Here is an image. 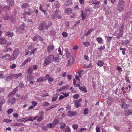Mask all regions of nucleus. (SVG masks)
Instances as JSON below:
<instances>
[{
	"label": "nucleus",
	"instance_id": "52",
	"mask_svg": "<svg viewBox=\"0 0 132 132\" xmlns=\"http://www.w3.org/2000/svg\"><path fill=\"white\" fill-rule=\"evenodd\" d=\"M53 60L54 62H58L59 61L58 57H54V56L53 55Z\"/></svg>",
	"mask_w": 132,
	"mask_h": 132
},
{
	"label": "nucleus",
	"instance_id": "55",
	"mask_svg": "<svg viewBox=\"0 0 132 132\" xmlns=\"http://www.w3.org/2000/svg\"><path fill=\"white\" fill-rule=\"evenodd\" d=\"M88 112V108H85L84 111V114H87Z\"/></svg>",
	"mask_w": 132,
	"mask_h": 132
},
{
	"label": "nucleus",
	"instance_id": "25",
	"mask_svg": "<svg viewBox=\"0 0 132 132\" xmlns=\"http://www.w3.org/2000/svg\"><path fill=\"white\" fill-rule=\"evenodd\" d=\"M92 3L93 4H98L97 6V8H99L100 7V5L99 4L100 3V2L97 1V0H92Z\"/></svg>",
	"mask_w": 132,
	"mask_h": 132
},
{
	"label": "nucleus",
	"instance_id": "54",
	"mask_svg": "<svg viewBox=\"0 0 132 132\" xmlns=\"http://www.w3.org/2000/svg\"><path fill=\"white\" fill-rule=\"evenodd\" d=\"M49 105V103L47 102H44L43 103L42 106H46Z\"/></svg>",
	"mask_w": 132,
	"mask_h": 132
},
{
	"label": "nucleus",
	"instance_id": "53",
	"mask_svg": "<svg viewBox=\"0 0 132 132\" xmlns=\"http://www.w3.org/2000/svg\"><path fill=\"white\" fill-rule=\"evenodd\" d=\"M3 18L5 20H7L9 18L7 14H6L5 15H4L3 16Z\"/></svg>",
	"mask_w": 132,
	"mask_h": 132
},
{
	"label": "nucleus",
	"instance_id": "16",
	"mask_svg": "<svg viewBox=\"0 0 132 132\" xmlns=\"http://www.w3.org/2000/svg\"><path fill=\"white\" fill-rule=\"evenodd\" d=\"M29 6V3H23L21 6V8L23 9H26Z\"/></svg>",
	"mask_w": 132,
	"mask_h": 132
},
{
	"label": "nucleus",
	"instance_id": "61",
	"mask_svg": "<svg viewBox=\"0 0 132 132\" xmlns=\"http://www.w3.org/2000/svg\"><path fill=\"white\" fill-rule=\"evenodd\" d=\"M125 78L126 81L130 83V81L129 80V77L127 76H125Z\"/></svg>",
	"mask_w": 132,
	"mask_h": 132
},
{
	"label": "nucleus",
	"instance_id": "14",
	"mask_svg": "<svg viewBox=\"0 0 132 132\" xmlns=\"http://www.w3.org/2000/svg\"><path fill=\"white\" fill-rule=\"evenodd\" d=\"M87 14L85 11H82L81 13V17L82 18V20H84L86 17H87Z\"/></svg>",
	"mask_w": 132,
	"mask_h": 132
},
{
	"label": "nucleus",
	"instance_id": "58",
	"mask_svg": "<svg viewBox=\"0 0 132 132\" xmlns=\"http://www.w3.org/2000/svg\"><path fill=\"white\" fill-rule=\"evenodd\" d=\"M16 65L15 63L11 65L10 66V68L12 69L15 68L16 67Z\"/></svg>",
	"mask_w": 132,
	"mask_h": 132
},
{
	"label": "nucleus",
	"instance_id": "20",
	"mask_svg": "<svg viewBox=\"0 0 132 132\" xmlns=\"http://www.w3.org/2000/svg\"><path fill=\"white\" fill-rule=\"evenodd\" d=\"M6 36L10 37H12L14 35V34L12 32H10L9 31H6L5 32Z\"/></svg>",
	"mask_w": 132,
	"mask_h": 132
},
{
	"label": "nucleus",
	"instance_id": "47",
	"mask_svg": "<svg viewBox=\"0 0 132 132\" xmlns=\"http://www.w3.org/2000/svg\"><path fill=\"white\" fill-rule=\"evenodd\" d=\"M31 14V13L29 11H24V12L23 14L24 15H30Z\"/></svg>",
	"mask_w": 132,
	"mask_h": 132
},
{
	"label": "nucleus",
	"instance_id": "9",
	"mask_svg": "<svg viewBox=\"0 0 132 132\" xmlns=\"http://www.w3.org/2000/svg\"><path fill=\"white\" fill-rule=\"evenodd\" d=\"M7 3L9 5L13 7L14 5V0H6Z\"/></svg>",
	"mask_w": 132,
	"mask_h": 132
},
{
	"label": "nucleus",
	"instance_id": "26",
	"mask_svg": "<svg viewBox=\"0 0 132 132\" xmlns=\"http://www.w3.org/2000/svg\"><path fill=\"white\" fill-rule=\"evenodd\" d=\"M75 106L77 108L79 107L81 105V104L78 101H75Z\"/></svg>",
	"mask_w": 132,
	"mask_h": 132
},
{
	"label": "nucleus",
	"instance_id": "34",
	"mask_svg": "<svg viewBox=\"0 0 132 132\" xmlns=\"http://www.w3.org/2000/svg\"><path fill=\"white\" fill-rule=\"evenodd\" d=\"M63 131H64L65 132H71V130L69 126H67Z\"/></svg>",
	"mask_w": 132,
	"mask_h": 132
},
{
	"label": "nucleus",
	"instance_id": "60",
	"mask_svg": "<svg viewBox=\"0 0 132 132\" xmlns=\"http://www.w3.org/2000/svg\"><path fill=\"white\" fill-rule=\"evenodd\" d=\"M12 121L11 120L8 119H4L3 122H6L7 123H9L11 122Z\"/></svg>",
	"mask_w": 132,
	"mask_h": 132
},
{
	"label": "nucleus",
	"instance_id": "46",
	"mask_svg": "<svg viewBox=\"0 0 132 132\" xmlns=\"http://www.w3.org/2000/svg\"><path fill=\"white\" fill-rule=\"evenodd\" d=\"M83 44L85 47H87L89 45L90 43L87 42H84L83 43Z\"/></svg>",
	"mask_w": 132,
	"mask_h": 132
},
{
	"label": "nucleus",
	"instance_id": "56",
	"mask_svg": "<svg viewBox=\"0 0 132 132\" xmlns=\"http://www.w3.org/2000/svg\"><path fill=\"white\" fill-rule=\"evenodd\" d=\"M37 36H38V39L40 41L43 42L44 41L43 39L41 37V36L38 35H37Z\"/></svg>",
	"mask_w": 132,
	"mask_h": 132
},
{
	"label": "nucleus",
	"instance_id": "1",
	"mask_svg": "<svg viewBox=\"0 0 132 132\" xmlns=\"http://www.w3.org/2000/svg\"><path fill=\"white\" fill-rule=\"evenodd\" d=\"M125 6V1L123 0H119L117 6V10L119 12H121L124 10Z\"/></svg>",
	"mask_w": 132,
	"mask_h": 132
},
{
	"label": "nucleus",
	"instance_id": "59",
	"mask_svg": "<svg viewBox=\"0 0 132 132\" xmlns=\"http://www.w3.org/2000/svg\"><path fill=\"white\" fill-rule=\"evenodd\" d=\"M105 48L104 46H101L100 47L97 48L100 51H101L104 50Z\"/></svg>",
	"mask_w": 132,
	"mask_h": 132
},
{
	"label": "nucleus",
	"instance_id": "21",
	"mask_svg": "<svg viewBox=\"0 0 132 132\" xmlns=\"http://www.w3.org/2000/svg\"><path fill=\"white\" fill-rule=\"evenodd\" d=\"M9 19L11 23H15L16 22L15 18H14L13 16H11L9 18Z\"/></svg>",
	"mask_w": 132,
	"mask_h": 132
},
{
	"label": "nucleus",
	"instance_id": "62",
	"mask_svg": "<svg viewBox=\"0 0 132 132\" xmlns=\"http://www.w3.org/2000/svg\"><path fill=\"white\" fill-rule=\"evenodd\" d=\"M31 103L34 106H35L37 104V103L35 101H32Z\"/></svg>",
	"mask_w": 132,
	"mask_h": 132
},
{
	"label": "nucleus",
	"instance_id": "45",
	"mask_svg": "<svg viewBox=\"0 0 132 132\" xmlns=\"http://www.w3.org/2000/svg\"><path fill=\"white\" fill-rule=\"evenodd\" d=\"M47 126L48 127L50 128H51L52 127H55V126H54L53 123H49L47 125Z\"/></svg>",
	"mask_w": 132,
	"mask_h": 132
},
{
	"label": "nucleus",
	"instance_id": "6",
	"mask_svg": "<svg viewBox=\"0 0 132 132\" xmlns=\"http://www.w3.org/2000/svg\"><path fill=\"white\" fill-rule=\"evenodd\" d=\"M25 24L22 23L19 27L16 30L17 32H19L20 33H22L24 30Z\"/></svg>",
	"mask_w": 132,
	"mask_h": 132
},
{
	"label": "nucleus",
	"instance_id": "12",
	"mask_svg": "<svg viewBox=\"0 0 132 132\" xmlns=\"http://www.w3.org/2000/svg\"><path fill=\"white\" fill-rule=\"evenodd\" d=\"M72 9L70 8H67L64 10V12L67 15H69L70 13L72 12Z\"/></svg>",
	"mask_w": 132,
	"mask_h": 132
},
{
	"label": "nucleus",
	"instance_id": "19",
	"mask_svg": "<svg viewBox=\"0 0 132 132\" xmlns=\"http://www.w3.org/2000/svg\"><path fill=\"white\" fill-rule=\"evenodd\" d=\"M129 106V105L127 104L126 103L123 102L121 105V107L122 108L125 109H127Z\"/></svg>",
	"mask_w": 132,
	"mask_h": 132
},
{
	"label": "nucleus",
	"instance_id": "13",
	"mask_svg": "<svg viewBox=\"0 0 132 132\" xmlns=\"http://www.w3.org/2000/svg\"><path fill=\"white\" fill-rule=\"evenodd\" d=\"M7 41L4 38L1 37L0 38V44L2 45L6 44L7 43Z\"/></svg>",
	"mask_w": 132,
	"mask_h": 132
},
{
	"label": "nucleus",
	"instance_id": "28",
	"mask_svg": "<svg viewBox=\"0 0 132 132\" xmlns=\"http://www.w3.org/2000/svg\"><path fill=\"white\" fill-rule=\"evenodd\" d=\"M104 64V62L100 60L97 62V64L98 66L102 67L103 65Z\"/></svg>",
	"mask_w": 132,
	"mask_h": 132
},
{
	"label": "nucleus",
	"instance_id": "7",
	"mask_svg": "<svg viewBox=\"0 0 132 132\" xmlns=\"http://www.w3.org/2000/svg\"><path fill=\"white\" fill-rule=\"evenodd\" d=\"M16 99L14 97H12L9 98L7 102L11 105L14 104L16 102Z\"/></svg>",
	"mask_w": 132,
	"mask_h": 132
},
{
	"label": "nucleus",
	"instance_id": "15",
	"mask_svg": "<svg viewBox=\"0 0 132 132\" xmlns=\"http://www.w3.org/2000/svg\"><path fill=\"white\" fill-rule=\"evenodd\" d=\"M54 48V47L53 45H50L48 46L47 48V52L49 53H50Z\"/></svg>",
	"mask_w": 132,
	"mask_h": 132
},
{
	"label": "nucleus",
	"instance_id": "8",
	"mask_svg": "<svg viewBox=\"0 0 132 132\" xmlns=\"http://www.w3.org/2000/svg\"><path fill=\"white\" fill-rule=\"evenodd\" d=\"M114 99L111 96H109L107 99V104L109 106H110L114 101Z\"/></svg>",
	"mask_w": 132,
	"mask_h": 132
},
{
	"label": "nucleus",
	"instance_id": "31",
	"mask_svg": "<svg viewBox=\"0 0 132 132\" xmlns=\"http://www.w3.org/2000/svg\"><path fill=\"white\" fill-rule=\"evenodd\" d=\"M33 71V70L32 68L31 67H29L27 71L28 73L29 74H31L32 73Z\"/></svg>",
	"mask_w": 132,
	"mask_h": 132
},
{
	"label": "nucleus",
	"instance_id": "32",
	"mask_svg": "<svg viewBox=\"0 0 132 132\" xmlns=\"http://www.w3.org/2000/svg\"><path fill=\"white\" fill-rule=\"evenodd\" d=\"M124 28V25L123 24L120 26L119 28V32H120L123 33V30Z\"/></svg>",
	"mask_w": 132,
	"mask_h": 132
},
{
	"label": "nucleus",
	"instance_id": "37",
	"mask_svg": "<svg viewBox=\"0 0 132 132\" xmlns=\"http://www.w3.org/2000/svg\"><path fill=\"white\" fill-rule=\"evenodd\" d=\"M131 15V12H128L125 15V18H126L127 19L129 18H130V16Z\"/></svg>",
	"mask_w": 132,
	"mask_h": 132
},
{
	"label": "nucleus",
	"instance_id": "5",
	"mask_svg": "<svg viewBox=\"0 0 132 132\" xmlns=\"http://www.w3.org/2000/svg\"><path fill=\"white\" fill-rule=\"evenodd\" d=\"M54 13L55 14L56 18L58 19H60L62 17V14L60 11L59 10H56L54 12Z\"/></svg>",
	"mask_w": 132,
	"mask_h": 132
},
{
	"label": "nucleus",
	"instance_id": "40",
	"mask_svg": "<svg viewBox=\"0 0 132 132\" xmlns=\"http://www.w3.org/2000/svg\"><path fill=\"white\" fill-rule=\"evenodd\" d=\"M73 58L72 59H70L68 61V65H70L71 66V65H72L73 64Z\"/></svg>",
	"mask_w": 132,
	"mask_h": 132
},
{
	"label": "nucleus",
	"instance_id": "23",
	"mask_svg": "<svg viewBox=\"0 0 132 132\" xmlns=\"http://www.w3.org/2000/svg\"><path fill=\"white\" fill-rule=\"evenodd\" d=\"M60 128L62 129L64 128L66 126V124L65 123L63 122H60Z\"/></svg>",
	"mask_w": 132,
	"mask_h": 132
},
{
	"label": "nucleus",
	"instance_id": "48",
	"mask_svg": "<svg viewBox=\"0 0 132 132\" xmlns=\"http://www.w3.org/2000/svg\"><path fill=\"white\" fill-rule=\"evenodd\" d=\"M62 35L63 36L64 38L67 37H68V33L65 32H63L62 33Z\"/></svg>",
	"mask_w": 132,
	"mask_h": 132
},
{
	"label": "nucleus",
	"instance_id": "57",
	"mask_svg": "<svg viewBox=\"0 0 132 132\" xmlns=\"http://www.w3.org/2000/svg\"><path fill=\"white\" fill-rule=\"evenodd\" d=\"M84 72V70H82L78 72L79 76L80 77H81L82 76V74Z\"/></svg>",
	"mask_w": 132,
	"mask_h": 132
},
{
	"label": "nucleus",
	"instance_id": "29",
	"mask_svg": "<svg viewBox=\"0 0 132 132\" xmlns=\"http://www.w3.org/2000/svg\"><path fill=\"white\" fill-rule=\"evenodd\" d=\"M123 33L119 32V33L117 35L116 37V38L117 39H119L123 35Z\"/></svg>",
	"mask_w": 132,
	"mask_h": 132
},
{
	"label": "nucleus",
	"instance_id": "49",
	"mask_svg": "<svg viewBox=\"0 0 132 132\" xmlns=\"http://www.w3.org/2000/svg\"><path fill=\"white\" fill-rule=\"evenodd\" d=\"M72 127L73 128L74 130H76L78 128V125H77L76 124H74L73 125H72Z\"/></svg>",
	"mask_w": 132,
	"mask_h": 132
},
{
	"label": "nucleus",
	"instance_id": "17",
	"mask_svg": "<svg viewBox=\"0 0 132 132\" xmlns=\"http://www.w3.org/2000/svg\"><path fill=\"white\" fill-rule=\"evenodd\" d=\"M12 79H17L19 76L22 75L21 73H19L18 74H15L12 73Z\"/></svg>",
	"mask_w": 132,
	"mask_h": 132
},
{
	"label": "nucleus",
	"instance_id": "44",
	"mask_svg": "<svg viewBox=\"0 0 132 132\" xmlns=\"http://www.w3.org/2000/svg\"><path fill=\"white\" fill-rule=\"evenodd\" d=\"M93 30V29H90L88 30L87 32L85 34V36H88V35L90 34Z\"/></svg>",
	"mask_w": 132,
	"mask_h": 132
},
{
	"label": "nucleus",
	"instance_id": "33",
	"mask_svg": "<svg viewBox=\"0 0 132 132\" xmlns=\"http://www.w3.org/2000/svg\"><path fill=\"white\" fill-rule=\"evenodd\" d=\"M131 102V100L129 99L128 98H126L124 102L126 103L127 104L129 105L130 103Z\"/></svg>",
	"mask_w": 132,
	"mask_h": 132
},
{
	"label": "nucleus",
	"instance_id": "11",
	"mask_svg": "<svg viewBox=\"0 0 132 132\" xmlns=\"http://www.w3.org/2000/svg\"><path fill=\"white\" fill-rule=\"evenodd\" d=\"M125 114L126 116H128L131 115L132 113V110L131 109L130 110H126L125 111Z\"/></svg>",
	"mask_w": 132,
	"mask_h": 132
},
{
	"label": "nucleus",
	"instance_id": "50",
	"mask_svg": "<svg viewBox=\"0 0 132 132\" xmlns=\"http://www.w3.org/2000/svg\"><path fill=\"white\" fill-rule=\"evenodd\" d=\"M71 3V2L70 1H66L64 3V5L66 6H69V5H70Z\"/></svg>",
	"mask_w": 132,
	"mask_h": 132
},
{
	"label": "nucleus",
	"instance_id": "18",
	"mask_svg": "<svg viewBox=\"0 0 132 132\" xmlns=\"http://www.w3.org/2000/svg\"><path fill=\"white\" fill-rule=\"evenodd\" d=\"M76 114V113L75 112L70 111L68 112V116L70 117H72L75 116Z\"/></svg>",
	"mask_w": 132,
	"mask_h": 132
},
{
	"label": "nucleus",
	"instance_id": "43",
	"mask_svg": "<svg viewBox=\"0 0 132 132\" xmlns=\"http://www.w3.org/2000/svg\"><path fill=\"white\" fill-rule=\"evenodd\" d=\"M13 110L12 108L9 109L7 111V112L8 114H10L13 111Z\"/></svg>",
	"mask_w": 132,
	"mask_h": 132
},
{
	"label": "nucleus",
	"instance_id": "27",
	"mask_svg": "<svg viewBox=\"0 0 132 132\" xmlns=\"http://www.w3.org/2000/svg\"><path fill=\"white\" fill-rule=\"evenodd\" d=\"M45 78L44 77H41L37 79L36 81L37 82H42L43 80H46Z\"/></svg>",
	"mask_w": 132,
	"mask_h": 132
},
{
	"label": "nucleus",
	"instance_id": "22",
	"mask_svg": "<svg viewBox=\"0 0 132 132\" xmlns=\"http://www.w3.org/2000/svg\"><path fill=\"white\" fill-rule=\"evenodd\" d=\"M3 10L5 11H9L11 10L10 8L7 6H4L2 8Z\"/></svg>",
	"mask_w": 132,
	"mask_h": 132
},
{
	"label": "nucleus",
	"instance_id": "39",
	"mask_svg": "<svg viewBox=\"0 0 132 132\" xmlns=\"http://www.w3.org/2000/svg\"><path fill=\"white\" fill-rule=\"evenodd\" d=\"M59 122V121L58 119H55L53 121V124L55 126V125L58 123Z\"/></svg>",
	"mask_w": 132,
	"mask_h": 132
},
{
	"label": "nucleus",
	"instance_id": "35",
	"mask_svg": "<svg viewBox=\"0 0 132 132\" xmlns=\"http://www.w3.org/2000/svg\"><path fill=\"white\" fill-rule=\"evenodd\" d=\"M85 12L87 14V16H89L92 13V11L90 9H87L86 10Z\"/></svg>",
	"mask_w": 132,
	"mask_h": 132
},
{
	"label": "nucleus",
	"instance_id": "36",
	"mask_svg": "<svg viewBox=\"0 0 132 132\" xmlns=\"http://www.w3.org/2000/svg\"><path fill=\"white\" fill-rule=\"evenodd\" d=\"M96 40L99 43H101L103 41V39L102 38L100 37H97L96 38Z\"/></svg>",
	"mask_w": 132,
	"mask_h": 132
},
{
	"label": "nucleus",
	"instance_id": "63",
	"mask_svg": "<svg viewBox=\"0 0 132 132\" xmlns=\"http://www.w3.org/2000/svg\"><path fill=\"white\" fill-rule=\"evenodd\" d=\"M117 69L119 71L121 72L122 70V69L118 65L117 67Z\"/></svg>",
	"mask_w": 132,
	"mask_h": 132
},
{
	"label": "nucleus",
	"instance_id": "4",
	"mask_svg": "<svg viewBox=\"0 0 132 132\" xmlns=\"http://www.w3.org/2000/svg\"><path fill=\"white\" fill-rule=\"evenodd\" d=\"M45 28H46L47 30L49 28V27L47 26L46 22L44 21L39 25L38 29L40 30H42Z\"/></svg>",
	"mask_w": 132,
	"mask_h": 132
},
{
	"label": "nucleus",
	"instance_id": "24",
	"mask_svg": "<svg viewBox=\"0 0 132 132\" xmlns=\"http://www.w3.org/2000/svg\"><path fill=\"white\" fill-rule=\"evenodd\" d=\"M79 89L85 92H86L87 90L86 88H85V86H80L79 88Z\"/></svg>",
	"mask_w": 132,
	"mask_h": 132
},
{
	"label": "nucleus",
	"instance_id": "3",
	"mask_svg": "<svg viewBox=\"0 0 132 132\" xmlns=\"http://www.w3.org/2000/svg\"><path fill=\"white\" fill-rule=\"evenodd\" d=\"M19 53V51L18 49H15L13 52L10 58V60L12 61L15 59L18 56Z\"/></svg>",
	"mask_w": 132,
	"mask_h": 132
},
{
	"label": "nucleus",
	"instance_id": "38",
	"mask_svg": "<svg viewBox=\"0 0 132 132\" xmlns=\"http://www.w3.org/2000/svg\"><path fill=\"white\" fill-rule=\"evenodd\" d=\"M54 6L56 8H58L60 7L59 4L57 1H55L54 2Z\"/></svg>",
	"mask_w": 132,
	"mask_h": 132
},
{
	"label": "nucleus",
	"instance_id": "30",
	"mask_svg": "<svg viewBox=\"0 0 132 132\" xmlns=\"http://www.w3.org/2000/svg\"><path fill=\"white\" fill-rule=\"evenodd\" d=\"M12 48L11 47H9L8 48L6 47V48L5 49L3 50V51L5 52H10L11 51Z\"/></svg>",
	"mask_w": 132,
	"mask_h": 132
},
{
	"label": "nucleus",
	"instance_id": "64",
	"mask_svg": "<svg viewBox=\"0 0 132 132\" xmlns=\"http://www.w3.org/2000/svg\"><path fill=\"white\" fill-rule=\"evenodd\" d=\"M96 132H100V128L98 126L96 127Z\"/></svg>",
	"mask_w": 132,
	"mask_h": 132
},
{
	"label": "nucleus",
	"instance_id": "51",
	"mask_svg": "<svg viewBox=\"0 0 132 132\" xmlns=\"http://www.w3.org/2000/svg\"><path fill=\"white\" fill-rule=\"evenodd\" d=\"M63 90H65L68 89L69 88L68 85H64L62 87Z\"/></svg>",
	"mask_w": 132,
	"mask_h": 132
},
{
	"label": "nucleus",
	"instance_id": "41",
	"mask_svg": "<svg viewBox=\"0 0 132 132\" xmlns=\"http://www.w3.org/2000/svg\"><path fill=\"white\" fill-rule=\"evenodd\" d=\"M31 60V58L29 57L25 61L22 63L23 65H24L27 63L29 61H30Z\"/></svg>",
	"mask_w": 132,
	"mask_h": 132
},
{
	"label": "nucleus",
	"instance_id": "10",
	"mask_svg": "<svg viewBox=\"0 0 132 132\" xmlns=\"http://www.w3.org/2000/svg\"><path fill=\"white\" fill-rule=\"evenodd\" d=\"M17 90V87H16V88L14 89L13 91L11 93H10L9 94L8 96V97L10 98V97L11 96H13L16 93Z\"/></svg>",
	"mask_w": 132,
	"mask_h": 132
},
{
	"label": "nucleus",
	"instance_id": "42",
	"mask_svg": "<svg viewBox=\"0 0 132 132\" xmlns=\"http://www.w3.org/2000/svg\"><path fill=\"white\" fill-rule=\"evenodd\" d=\"M12 79V74H10L9 76H7L6 79L7 81H10Z\"/></svg>",
	"mask_w": 132,
	"mask_h": 132
},
{
	"label": "nucleus",
	"instance_id": "2",
	"mask_svg": "<svg viewBox=\"0 0 132 132\" xmlns=\"http://www.w3.org/2000/svg\"><path fill=\"white\" fill-rule=\"evenodd\" d=\"M53 55H49L44 60V64L46 65H48L51 63L53 61Z\"/></svg>",
	"mask_w": 132,
	"mask_h": 132
}]
</instances>
